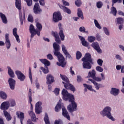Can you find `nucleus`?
<instances>
[{
    "label": "nucleus",
    "instance_id": "nucleus-24",
    "mask_svg": "<svg viewBox=\"0 0 124 124\" xmlns=\"http://www.w3.org/2000/svg\"><path fill=\"white\" fill-rule=\"evenodd\" d=\"M16 115L17 118L20 119V121H24V119L25 118V114L24 112H22L21 111H17L16 112Z\"/></svg>",
    "mask_w": 124,
    "mask_h": 124
},
{
    "label": "nucleus",
    "instance_id": "nucleus-2",
    "mask_svg": "<svg viewBox=\"0 0 124 124\" xmlns=\"http://www.w3.org/2000/svg\"><path fill=\"white\" fill-rule=\"evenodd\" d=\"M53 47L54 51H53V54L54 56L57 57L58 61L59 62H57V65L59 66H62V67H64L66 63L64 62L65 59L63 55L61 53L60 50H61V47H60V45L57 44V43H54L53 44Z\"/></svg>",
    "mask_w": 124,
    "mask_h": 124
},
{
    "label": "nucleus",
    "instance_id": "nucleus-64",
    "mask_svg": "<svg viewBox=\"0 0 124 124\" xmlns=\"http://www.w3.org/2000/svg\"><path fill=\"white\" fill-rule=\"evenodd\" d=\"M118 14H119V15H122V16H124V13L122 11H119L118 12Z\"/></svg>",
    "mask_w": 124,
    "mask_h": 124
},
{
    "label": "nucleus",
    "instance_id": "nucleus-49",
    "mask_svg": "<svg viewBox=\"0 0 124 124\" xmlns=\"http://www.w3.org/2000/svg\"><path fill=\"white\" fill-rule=\"evenodd\" d=\"M27 3L28 6H31L32 5V0H24Z\"/></svg>",
    "mask_w": 124,
    "mask_h": 124
},
{
    "label": "nucleus",
    "instance_id": "nucleus-57",
    "mask_svg": "<svg viewBox=\"0 0 124 124\" xmlns=\"http://www.w3.org/2000/svg\"><path fill=\"white\" fill-rule=\"evenodd\" d=\"M39 3L40 5L44 6V5H45V0H39Z\"/></svg>",
    "mask_w": 124,
    "mask_h": 124
},
{
    "label": "nucleus",
    "instance_id": "nucleus-51",
    "mask_svg": "<svg viewBox=\"0 0 124 124\" xmlns=\"http://www.w3.org/2000/svg\"><path fill=\"white\" fill-rule=\"evenodd\" d=\"M103 30H104V31L105 34H106V35H110V33L109 32V31H108V29H107V28L103 27Z\"/></svg>",
    "mask_w": 124,
    "mask_h": 124
},
{
    "label": "nucleus",
    "instance_id": "nucleus-19",
    "mask_svg": "<svg viewBox=\"0 0 124 124\" xmlns=\"http://www.w3.org/2000/svg\"><path fill=\"white\" fill-rule=\"evenodd\" d=\"M29 103L31 104V111H32L33 110V107L32 106V104H31V102H32V94H31V89H29Z\"/></svg>",
    "mask_w": 124,
    "mask_h": 124
},
{
    "label": "nucleus",
    "instance_id": "nucleus-15",
    "mask_svg": "<svg viewBox=\"0 0 124 124\" xmlns=\"http://www.w3.org/2000/svg\"><path fill=\"white\" fill-rule=\"evenodd\" d=\"M5 44H6V46L7 49H10V47H11V43H10V40L9 39V34L6 33L5 34Z\"/></svg>",
    "mask_w": 124,
    "mask_h": 124
},
{
    "label": "nucleus",
    "instance_id": "nucleus-17",
    "mask_svg": "<svg viewBox=\"0 0 124 124\" xmlns=\"http://www.w3.org/2000/svg\"><path fill=\"white\" fill-rule=\"evenodd\" d=\"M92 47L98 53H101V49H100V46H99V44L97 42H93L91 44Z\"/></svg>",
    "mask_w": 124,
    "mask_h": 124
},
{
    "label": "nucleus",
    "instance_id": "nucleus-10",
    "mask_svg": "<svg viewBox=\"0 0 124 124\" xmlns=\"http://www.w3.org/2000/svg\"><path fill=\"white\" fill-rule=\"evenodd\" d=\"M42 103L41 102H38L35 104V112L37 115H39L42 112V107L41 105Z\"/></svg>",
    "mask_w": 124,
    "mask_h": 124
},
{
    "label": "nucleus",
    "instance_id": "nucleus-9",
    "mask_svg": "<svg viewBox=\"0 0 124 124\" xmlns=\"http://www.w3.org/2000/svg\"><path fill=\"white\" fill-rule=\"evenodd\" d=\"M33 10L34 14H41L42 13V9L40 8L39 3H35Z\"/></svg>",
    "mask_w": 124,
    "mask_h": 124
},
{
    "label": "nucleus",
    "instance_id": "nucleus-21",
    "mask_svg": "<svg viewBox=\"0 0 124 124\" xmlns=\"http://www.w3.org/2000/svg\"><path fill=\"white\" fill-rule=\"evenodd\" d=\"M62 115L68 120V121H70V116H69V114H68V112H67V110L65 108H62Z\"/></svg>",
    "mask_w": 124,
    "mask_h": 124
},
{
    "label": "nucleus",
    "instance_id": "nucleus-63",
    "mask_svg": "<svg viewBox=\"0 0 124 124\" xmlns=\"http://www.w3.org/2000/svg\"><path fill=\"white\" fill-rule=\"evenodd\" d=\"M116 67L117 70H120L122 69V66L121 65H116Z\"/></svg>",
    "mask_w": 124,
    "mask_h": 124
},
{
    "label": "nucleus",
    "instance_id": "nucleus-53",
    "mask_svg": "<svg viewBox=\"0 0 124 124\" xmlns=\"http://www.w3.org/2000/svg\"><path fill=\"white\" fill-rule=\"evenodd\" d=\"M16 105V102H15V100H12L10 101V106L11 107H14Z\"/></svg>",
    "mask_w": 124,
    "mask_h": 124
},
{
    "label": "nucleus",
    "instance_id": "nucleus-62",
    "mask_svg": "<svg viewBox=\"0 0 124 124\" xmlns=\"http://www.w3.org/2000/svg\"><path fill=\"white\" fill-rule=\"evenodd\" d=\"M72 68H73V67L71 66L70 68V71L71 75H75V73L74 72V71L72 70Z\"/></svg>",
    "mask_w": 124,
    "mask_h": 124
},
{
    "label": "nucleus",
    "instance_id": "nucleus-41",
    "mask_svg": "<svg viewBox=\"0 0 124 124\" xmlns=\"http://www.w3.org/2000/svg\"><path fill=\"white\" fill-rule=\"evenodd\" d=\"M117 23L118 25H121L124 23V18L122 17H118L117 18Z\"/></svg>",
    "mask_w": 124,
    "mask_h": 124
},
{
    "label": "nucleus",
    "instance_id": "nucleus-37",
    "mask_svg": "<svg viewBox=\"0 0 124 124\" xmlns=\"http://www.w3.org/2000/svg\"><path fill=\"white\" fill-rule=\"evenodd\" d=\"M60 77L61 78V79H62V80L63 81H64L65 83H66V82H69V79H68V78H67L66 77V76H64V75H62V74H60Z\"/></svg>",
    "mask_w": 124,
    "mask_h": 124
},
{
    "label": "nucleus",
    "instance_id": "nucleus-26",
    "mask_svg": "<svg viewBox=\"0 0 124 124\" xmlns=\"http://www.w3.org/2000/svg\"><path fill=\"white\" fill-rule=\"evenodd\" d=\"M29 116H30L31 120V121H32V122H36V120H37V118H36V116H35V114L32 110H31L30 111H29Z\"/></svg>",
    "mask_w": 124,
    "mask_h": 124
},
{
    "label": "nucleus",
    "instance_id": "nucleus-23",
    "mask_svg": "<svg viewBox=\"0 0 124 124\" xmlns=\"http://www.w3.org/2000/svg\"><path fill=\"white\" fill-rule=\"evenodd\" d=\"M59 7L62 9L65 13H67V14L69 15L71 14V10H70L69 8L65 7V6H63L62 5H59Z\"/></svg>",
    "mask_w": 124,
    "mask_h": 124
},
{
    "label": "nucleus",
    "instance_id": "nucleus-27",
    "mask_svg": "<svg viewBox=\"0 0 124 124\" xmlns=\"http://www.w3.org/2000/svg\"><path fill=\"white\" fill-rule=\"evenodd\" d=\"M3 114L7 121L8 122H9V121H11L12 117H11V115H10V113L7 112V111H3Z\"/></svg>",
    "mask_w": 124,
    "mask_h": 124
},
{
    "label": "nucleus",
    "instance_id": "nucleus-25",
    "mask_svg": "<svg viewBox=\"0 0 124 124\" xmlns=\"http://www.w3.org/2000/svg\"><path fill=\"white\" fill-rule=\"evenodd\" d=\"M13 35L16 39V40L18 43H20V39L19 38V35L17 34V28H15L13 30Z\"/></svg>",
    "mask_w": 124,
    "mask_h": 124
},
{
    "label": "nucleus",
    "instance_id": "nucleus-47",
    "mask_svg": "<svg viewBox=\"0 0 124 124\" xmlns=\"http://www.w3.org/2000/svg\"><path fill=\"white\" fill-rule=\"evenodd\" d=\"M40 69H41V70H42L43 72L45 74H47V73H49V70L48 69H45V68H44L43 67H41Z\"/></svg>",
    "mask_w": 124,
    "mask_h": 124
},
{
    "label": "nucleus",
    "instance_id": "nucleus-20",
    "mask_svg": "<svg viewBox=\"0 0 124 124\" xmlns=\"http://www.w3.org/2000/svg\"><path fill=\"white\" fill-rule=\"evenodd\" d=\"M62 51L63 54L66 56V58L70 59L71 58V55L69 54L67 49H66V47L64 45H62Z\"/></svg>",
    "mask_w": 124,
    "mask_h": 124
},
{
    "label": "nucleus",
    "instance_id": "nucleus-45",
    "mask_svg": "<svg viewBox=\"0 0 124 124\" xmlns=\"http://www.w3.org/2000/svg\"><path fill=\"white\" fill-rule=\"evenodd\" d=\"M94 23L95 26L96 28H97L99 30H101V29H102L101 26H100V25L99 24V23H98V21H97V20H96V19L94 20Z\"/></svg>",
    "mask_w": 124,
    "mask_h": 124
},
{
    "label": "nucleus",
    "instance_id": "nucleus-34",
    "mask_svg": "<svg viewBox=\"0 0 124 124\" xmlns=\"http://www.w3.org/2000/svg\"><path fill=\"white\" fill-rule=\"evenodd\" d=\"M19 18L21 24L23 25L24 21L25 20V13H24V16H23V14H22V12H19Z\"/></svg>",
    "mask_w": 124,
    "mask_h": 124
},
{
    "label": "nucleus",
    "instance_id": "nucleus-36",
    "mask_svg": "<svg viewBox=\"0 0 124 124\" xmlns=\"http://www.w3.org/2000/svg\"><path fill=\"white\" fill-rule=\"evenodd\" d=\"M44 120L46 124H51L50 123V120H49V117L48 116V114L46 113L45 114Z\"/></svg>",
    "mask_w": 124,
    "mask_h": 124
},
{
    "label": "nucleus",
    "instance_id": "nucleus-18",
    "mask_svg": "<svg viewBox=\"0 0 124 124\" xmlns=\"http://www.w3.org/2000/svg\"><path fill=\"white\" fill-rule=\"evenodd\" d=\"M52 35L54 37L55 40L57 43H58V44H61V39H60V36H59V34H58V32L52 31L51 32Z\"/></svg>",
    "mask_w": 124,
    "mask_h": 124
},
{
    "label": "nucleus",
    "instance_id": "nucleus-48",
    "mask_svg": "<svg viewBox=\"0 0 124 124\" xmlns=\"http://www.w3.org/2000/svg\"><path fill=\"white\" fill-rule=\"evenodd\" d=\"M75 3L76 5L78 6V7H79V6H81L82 5V2L81 1V0H76Z\"/></svg>",
    "mask_w": 124,
    "mask_h": 124
},
{
    "label": "nucleus",
    "instance_id": "nucleus-14",
    "mask_svg": "<svg viewBox=\"0 0 124 124\" xmlns=\"http://www.w3.org/2000/svg\"><path fill=\"white\" fill-rule=\"evenodd\" d=\"M55 82V78L53 75L51 74H48L46 76V82L47 85H51Z\"/></svg>",
    "mask_w": 124,
    "mask_h": 124
},
{
    "label": "nucleus",
    "instance_id": "nucleus-1",
    "mask_svg": "<svg viewBox=\"0 0 124 124\" xmlns=\"http://www.w3.org/2000/svg\"><path fill=\"white\" fill-rule=\"evenodd\" d=\"M62 95L63 100L65 101H69L70 104L67 107L68 111H70V113L74 112L77 110V103L75 102V97L74 95L71 93H68L67 90L65 89H63L62 91Z\"/></svg>",
    "mask_w": 124,
    "mask_h": 124
},
{
    "label": "nucleus",
    "instance_id": "nucleus-13",
    "mask_svg": "<svg viewBox=\"0 0 124 124\" xmlns=\"http://www.w3.org/2000/svg\"><path fill=\"white\" fill-rule=\"evenodd\" d=\"M10 106V103H9V102L8 101H6L1 103L0 108L1 110H3V111H6V110H8Z\"/></svg>",
    "mask_w": 124,
    "mask_h": 124
},
{
    "label": "nucleus",
    "instance_id": "nucleus-40",
    "mask_svg": "<svg viewBox=\"0 0 124 124\" xmlns=\"http://www.w3.org/2000/svg\"><path fill=\"white\" fill-rule=\"evenodd\" d=\"M83 86L84 88H86V89L89 90V91H93V86L91 85H88L86 83H84Z\"/></svg>",
    "mask_w": 124,
    "mask_h": 124
},
{
    "label": "nucleus",
    "instance_id": "nucleus-33",
    "mask_svg": "<svg viewBox=\"0 0 124 124\" xmlns=\"http://www.w3.org/2000/svg\"><path fill=\"white\" fill-rule=\"evenodd\" d=\"M40 61L46 66H49V65H51V63L47 59H40Z\"/></svg>",
    "mask_w": 124,
    "mask_h": 124
},
{
    "label": "nucleus",
    "instance_id": "nucleus-4",
    "mask_svg": "<svg viewBox=\"0 0 124 124\" xmlns=\"http://www.w3.org/2000/svg\"><path fill=\"white\" fill-rule=\"evenodd\" d=\"M83 68L84 69H91L93 64V59L92 58L91 54L87 53L85 54L83 58L81 59Z\"/></svg>",
    "mask_w": 124,
    "mask_h": 124
},
{
    "label": "nucleus",
    "instance_id": "nucleus-35",
    "mask_svg": "<svg viewBox=\"0 0 124 124\" xmlns=\"http://www.w3.org/2000/svg\"><path fill=\"white\" fill-rule=\"evenodd\" d=\"M0 97H1L2 99H6L7 98V94H6L5 93L3 92V91H0Z\"/></svg>",
    "mask_w": 124,
    "mask_h": 124
},
{
    "label": "nucleus",
    "instance_id": "nucleus-12",
    "mask_svg": "<svg viewBox=\"0 0 124 124\" xmlns=\"http://www.w3.org/2000/svg\"><path fill=\"white\" fill-rule=\"evenodd\" d=\"M15 73L17 77L18 80H20L21 82H23V81H25V79H26V76L24 75L21 71H16Z\"/></svg>",
    "mask_w": 124,
    "mask_h": 124
},
{
    "label": "nucleus",
    "instance_id": "nucleus-56",
    "mask_svg": "<svg viewBox=\"0 0 124 124\" xmlns=\"http://www.w3.org/2000/svg\"><path fill=\"white\" fill-rule=\"evenodd\" d=\"M79 31H80V32L85 33V31H86V28H85V27H80L79 29Z\"/></svg>",
    "mask_w": 124,
    "mask_h": 124
},
{
    "label": "nucleus",
    "instance_id": "nucleus-39",
    "mask_svg": "<svg viewBox=\"0 0 124 124\" xmlns=\"http://www.w3.org/2000/svg\"><path fill=\"white\" fill-rule=\"evenodd\" d=\"M61 109H62V105L60 103H58L55 108V111L59 112Z\"/></svg>",
    "mask_w": 124,
    "mask_h": 124
},
{
    "label": "nucleus",
    "instance_id": "nucleus-3",
    "mask_svg": "<svg viewBox=\"0 0 124 124\" xmlns=\"http://www.w3.org/2000/svg\"><path fill=\"white\" fill-rule=\"evenodd\" d=\"M96 74V72L94 69H93L92 71H90L88 72L87 78H92V79L89 78L88 80L93 84L96 90H99V88L102 87V85L101 84L97 83L95 81L97 82H101V78L96 77V76H95Z\"/></svg>",
    "mask_w": 124,
    "mask_h": 124
},
{
    "label": "nucleus",
    "instance_id": "nucleus-29",
    "mask_svg": "<svg viewBox=\"0 0 124 124\" xmlns=\"http://www.w3.org/2000/svg\"><path fill=\"white\" fill-rule=\"evenodd\" d=\"M77 14L79 18H81L82 20H84V15H83V12L82 11V10L81 9V8H78V9Z\"/></svg>",
    "mask_w": 124,
    "mask_h": 124
},
{
    "label": "nucleus",
    "instance_id": "nucleus-50",
    "mask_svg": "<svg viewBox=\"0 0 124 124\" xmlns=\"http://www.w3.org/2000/svg\"><path fill=\"white\" fill-rule=\"evenodd\" d=\"M103 5V3L101 1H98L96 3V6L97 8H101Z\"/></svg>",
    "mask_w": 124,
    "mask_h": 124
},
{
    "label": "nucleus",
    "instance_id": "nucleus-46",
    "mask_svg": "<svg viewBox=\"0 0 124 124\" xmlns=\"http://www.w3.org/2000/svg\"><path fill=\"white\" fill-rule=\"evenodd\" d=\"M28 22H31V23H33V16L31 14H29L28 17Z\"/></svg>",
    "mask_w": 124,
    "mask_h": 124
},
{
    "label": "nucleus",
    "instance_id": "nucleus-22",
    "mask_svg": "<svg viewBox=\"0 0 124 124\" xmlns=\"http://www.w3.org/2000/svg\"><path fill=\"white\" fill-rule=\"evenodd\" d=\"M78 37L80 41H81V44L83 46H84V47H89V46L90 45V44L87 42V41L85 40V38L82 36H78Z\"/></svg>",
    "mask_w": 124,
    "mask_h": 124
},
{
    "label": "nucleus",
    "instance_id": "nucleus-38",
    "mask_svg": "<svg viewBox=\"0 0 124 124\" xmlns=\"http://www.w3.org/2000/svg\"><path fill=\"white\" fill-rule=\"evenodd\" d=\"M95 37L93 36H89L88 37V41L89 42L92 43V42H93V41H95Z\"/></svg>",
    "mask_w": 124,
    "mask_h": 124
},
{
    "label": "nucleus",
    "instance_id": "nucleus-43",
    "mask_svg": "<svg viewBox=\"0 0 124 124\" xmlns=\"http://www.w3.org/2000/svg\"><path fill=\"white\" fill-rule=\"evenodd\" d=\"M29 76L30 79V81L31 84H32V76L31 75V67H29Z\"/></svg>",
    "mask_w": 124,
    "mask_h": 124
},
{
    "label": "nucleus",
    "instance_id": "nucleus-60",
    "mask_svg": "<svg viewBox=\"0 0 124 124\" xmlns=\"http://www.w3.org/2000/svg\"><path fill=\"white\" fill-rule=\"evenodd\" d=\"M77 80L78 83H80V82H82V77L80 76H78Z\"/></svg>",
    "mask_w": 124,
    "mask_h": 124
},
{
    "label": "nucleus",
    "instance_id": "nucleus-8",
    "mask_svg": "<svg viewBox=\"0 0 124 124\" xmlns=\"http://www.w3.org/2000/svg\"><path fill=\"white\" fill-rule=\"evenodd\" d=\"M62 83L63 84L64 87L66 89V90H70V91L74 92L76 90V89H75V87H74L72 84L69 83V80L66 82L62 81Z\"/></svg>",
    "mask_w": 124,
    "mask_h": 124
},
{
    "label": "nucleus",
    "instance_id": "nucleus-28",
    "mask_svg": "<svg viewBox=\"0 0 124 124\" xmlns=\"http://www.w3.org/2000/svg\"><path fill=\"white\" fill-rule=\"evenodd\" d=\"M120 93V90L116 88H111L110 93L115 96L118 95Z\"/></svg>",
    "mask_w": 124,
    "mask_h": 124
},
{
    "label": "nucleus",
    "instance_id": "nucleus-42",
    "mask_svg": "<svg viewBox=\"0 0 124 124\" xmlns=\"http://www.w3.org/2000/svg\"><path fill=\"white\" fill-rule=\"evenodd\" d=\"M111 12L114 16H116L117 15V9L115 7H111Z\"/></svg>",
    "mask_w": 124,
    "mask_h": 124
},
{
    "label": "nucleus",
    "instance_id": "nucleus-52",
    "mask_svg": "<svg viewBox=\"0 0 124 124\" xmlns=\"http://www.w3.org/2000/svg\"><path fill=\"white\" fill-rule=\"evenodd\" d=\"M96 70L99 72H103V68L99 66H97L96 67Z\"/></svg>",
    "mask_w": 124,
    "mask_h": 124
},
{
    "label": "nucleus",
    "instance_id": "nucleus-6",
    "mask_svg": "<svg viewBox=\"0 0 124 124\" xmlns=\"http://www.w3.org/2000/svg\"><path fill=\"white\" fill-rule=\"evenodd\" d=\"M111 108L109 107H107L104 108L103 111H102L100 112L101 115L103 116V117H107L108 119H109V120H111L113 122L115 121V119L113 116H112V115L111 114Z\"/></svg>",
    "mask_w": 124,
    "mask_h": 124
},
{
    "label": "nucleus",
    "instance_id": "nucleus-11",
    "mask_svg": "<svg viewBox=\"0 0 124 124\" xmlns=\"http://www.w3.org/2000/svg\"><path fill=\"white\" fill-rule=\"evenodd\" d=\"M58 27L59 28L60 31L59 32V35L61 38V40L62 41H63L64 40V34L63 33V29L62 28V23H59L58 24Z\"/></svg>",
    "mask_w": 124,
    "mask_h": 124
},
{
    "label": "nucleus",
    "instance_id": "nucleus-61",
    "mask_svg": "<svg viewBox=\"0 0 124 124\" xmlns=\"http://www.w3.org/2000/svg\"><path fill=\"white\" fill-rule=\"evenodd\" d=\"M47 58L48 59V60H53V56L52 55V54H48L47 55Z\"/></svg>",
    "mask_w": 124,
    "mask_h": 124
},
{
    "label": "nucleus",
    "instance_id": "nucleus-59",
    "mask_svg": "<svg viewBox=\"0 0 124 124\" xmlns=\"http://www.w3.org/2000/svg\"><path fill=\"white\" fill-rule=\"evenodd\" d=\"M54 124H63L62 121L61 120H55Z\"/></svg>",
    "mask_w": 124,
    "mask_h": 124
},
{
    "label": "nucleus",
    "instance_id": "nucleus-44",
    "mask_svg": "<svg viewBox=\"0 0 124 124\" xmlns=\"http://www.w3.org/2000/svg\"><path fill=\"white\" fill-rule=\"evenodd\" d=\"M81 58H82V53L79 51H77L76 53L77 60H80Z\"/></svg>",
    "mask_w": 124,
    "mask_h": 124
},
{
    "label": "nucleus",
    "instance_id": "nucleus-55",
    "mask_svg": "<svg viewBox=\"0 0 124 124\" xmlns=\"http://www.w3.org/2000/svg\"><path fill=\"white\" fill-rule=\"evenodd\" d=\"M54 93H55L56 95H59V93H60V89L55 88L54 90Z\"/></svg>",
    "mask_w": 124,
    "mask_h": 124
},
{
    "label": "nucleus",
    "instance_id": "nucleus-7",
    "mask_svg": "<svg viewBox=\"0 0 124 124\" xmlns=\"http://www.w3.org/2000/svg\"><path fill=\"white\" fill-rule=\"evenodd\" d=\"M62 19V17L61 13L55 12L53 14V21L54 23H58V22L61 21Z\"/></svg>",
    "mask_w": 124,
    "mask_h": 124
},
{
    "label": "nucleus",
    "instance_id": "nucleus-30",
    "mask_svg": "<svg viewBox=\"0 0 124 124\" xmlns=\"http://www.w3.org/2000/svg\"><path fill=\"white\" fill-rule=\"evenodd\" d=\"M7 68H8V73L9 76L11 78H14V77H15V75L14 74V72H13V70H12V69H11V68H10V67L9 66H8Z\"/></svg>",
    "mask_w": 124,
    "mask_h": 124
},
{
    "label": "nucleus",
    "instance_id": "nucleus-32",
    "mask_svg": "<svg viewBox=\"0 0 124 124\" xmlns=\"http://www.w3.org/2000/svg\"><path fill=\"white\" fill-rule=\"evenodd\" d=\"M15 5L18 10H21L22 9L21 0H16Z\"/></svg>",
    "mask_w": 124,
    "mask_h": 124
},
{
    "label": "nucleus",
    "instance_id": "nucleus-58",
    "mask_svg": "<svg viewBox=\"0 0 124 124\" xmlns=\"http://www.w3.org/2000/svg\"><path fill=\"white\" fill-rule=\"evenodd\" d=\"M62 2L63 5H65L66 6H69V3L64 0H62Z\"/></svg>",
    "mask_w": 124,
    "mask_h": 124
},
{
    "label": "nucleus",
    "instance_id": "nucleus-31",
    "mask_svg": "<svg viewBox=\"0 0 124 124\" xmlns=\"http://www.w3.org/2000/svg\"><path fill=\"white\" fill-rule=\"evenodd\" d=\"M0 17L3 24H6L7 23V18L5 15L2 14V13H0Z\"/></svg>",
    "mask_w": 124,
    "mask_h": 124
},
{
    "label": "nucleus",
    "instance_id": "nucleus-16",
    "mask_svg": "<svg viewBox=\"0 0 124 124\" xmlns=\"http://www.w3.org/2000/svg\"><path fill=\"white\" fill-rule=\"evenodd\" d=\"M8 82L11 90H14V89H15V85H16V81L15 79L12 78H9Z\"/></svg>",
    "mask_w": 124,
    "mask_h": 124
},
{
    "label": "nucleus",
    "instance_id": "nucleus-54",
    "mask_svg": "<svg viewBox=\"0 0 124 124\" xmlns=\"http://www.w3.org/2000/svg\"><path fill=\"white\" fill-rule=\"evenodd\" d=\"M97 62L100 66H102V63H103V61L100 59H98Z\"/></svg>",
    "mask_w": 124,
    "mask_h": 124
},
{
    "label": "nucleus",
    "instance_id": "nucleus-5",
    "mask_svg": "<svg viewBox=\"0 0 124 124\" xmlns=\"http://www.w3.org/2000/svg\"><path fill=\"white\" fill-rule=\"evenodd\" d=\"M36 28L38 29V30H35L34 26L32 24H31L30 26V31L31 33V38H33L34 35L37 34L38 36H40V31H42V25L37 22L36 24Z\"/></svg>",
    "mask_w": 124,
    "mask_h": 124
}]
</instances>
